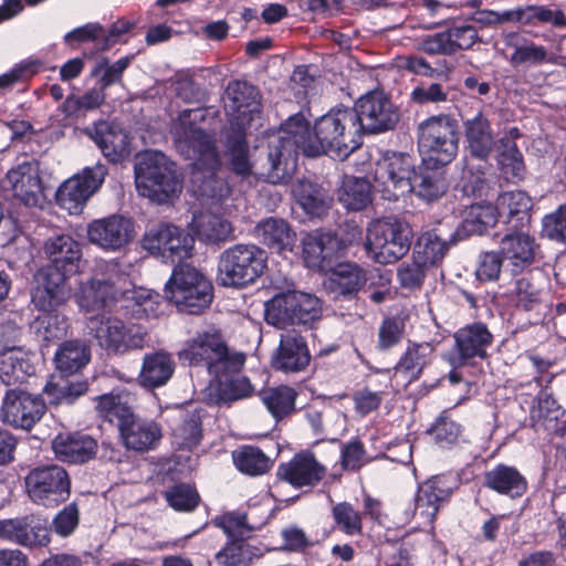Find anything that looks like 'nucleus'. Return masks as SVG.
Masks as SVG:
<instances>
[{"label": "nucleus", "mask_w": 566, "mask_h": 566, "mask_svg": "<svg viewBox=\"0 0 566 566\" xmlns=\"http://www.w3.org/2000/svg\"><path fill=\"white\" fill-rule=\"evenodd\" d=\"M205 108H189L179 113L172 123L171 134L177 150L188 159H193L191 184L193 192L207 210L193 217L192 226L200 240L218 243L231 238V189L216 175L220 158L214 142L198 124L206 118Z\"/></svg>", "instance_id": "f257e3e1"}, {"label": "nucleus", "mask_w": 566, "mask_h": 566, "mask_svg": "<svg viewBox=\"0 0 566 566\" xmlns=\"http://www.w3.org/2000/svg\"><path fill=\"white\" fill-rule=\"evenodd\" d=\"M313 132L314 136L305 117L296 114L270 136L268 178L271 182H282L294 171L298 151L345 159L361 145L359 116L352 108L332 109L316 120Z\"/></svg>", "instance_id": "f03ea898"}, {"label": "nucleus", "mask_w": 566, "mask_h": 566, "mask_svg": "<svg viewBox=\"0 0 566 566\" xmlns=\"http://www.w3.org/2000/svg\"><path fill=\"white\" fill-rule=\"evenodd\" d=\"M43 253L50 265L34 275L32 303L38 310H51L70 300L72 289L67 280L80 271L82 249L73 237L60 233L44 241Z\"/></svg>", "instance_id": "7ed1b4c3"}, {"label": "nucleus", "mask_w": 566, "mask_h": 566, "mask_svg": "<svg viewBox=\"0 0 566 566\" xmlns=\"http://www.w3.org/2000/svg\"><path fill=\"white\" fill-rule=\"evenodd\" d=\"M138 193L151 201L166 203L181 192V182L174 164L160 151H145L135 165Z\"/></svg>", "instance_id": "20e7f679"}, {"label": "nucleus", "mask_w": 566, "mask_h": 566, "mask_svg": "<svg viewBox=\"0 0 566 566\" xmlns=\"http://www.w3.org/2000/svg\"><path fill=\"white\" fill-rule=\"evenodd\" d=\"M126 286H130V281L118 271L117 264L105 263L102 276L96 274L80 282L74 300L81 312L98 317L102 313L113 311L117 303H120Z\"/></svg>", "instance_id": "39448f33"}, {"label": "nucleus", "mask_w": 566, "mask_h": 566, "mask_svg": "<svg viewBox=\"0 0 566 566\" xmlns=\"http://www.w3.org/2000/svg\"><path fill=\"white\" fill-rule=\"evenodd\" d=\"M179 357L189 365H205L211 376L220 374L224 365L235 370L245 361L242 353L230 352L221 332L212 326L197 332L187 340Z\"/></svg>", "instance_id": "423d86ee"}, {"label": "nucleus", "mask_w": 566, "mask_h": 566, "mask_svg": "<svg viewBox=\"0 0 566 566\" xmlns=\"http://www.w3.org/2000/svg\"><path fill=\"white\" fill-rule=\"evenodd\" d=\"M165 294L178 310L197 314L210 305L213 287L207 276L196 268L181 264L174 269L165 285Z\"/></svg>", "instance_id": "0eeeda50"}, {"label": "nucleus", "mask_w": 566, "mask_h": 566, "mask_svg": "<svg viewBox=\"0 0 566 566\" xmlns=\"http://www.w3.org/2000/svg\"><path fill=\"white\" fill-rule=\"evenodd\" d=\"M266 268L265 252L254 244H235L219 259L218 282L226 287H244L260 277Z\"/></svg>", "instance_id": "6e6552de"}, {"label": "nucleus", "mask_w": 566, "mask_h": 566, "mask_svg": "<svg viewBox=\"0 0 566 566\" xmlns=\"http://www.w3.org/2000/svg\"><path fill=\"white\" fill-rule=\"evenodd\" d=\"M411 238L408 223L394 217L378 219L368 226L366 250L376 262L390 264L409 251Z\"/></svg>", "instance_id": "1a4fd4ad"}, {"label": "nucleus", "mask_w": 566, "mask_h": 566, "mask_svg": "<svg viewBox=\"0 0 566 566\" xmlns=\"http://www.w3.org/2000/svg\"><path fill=\"white\" fill-rule=\"evenodd\" d=\"M457 124L448 116H433L419 126V150L427 165L444 166L458 154Z\"/></svg>", "instance_id": "9d476101"}, {"label": "nucleus", "mask_w": 566, "mask_h": 566, "mask_svg": "<svg viewBox=\"0 0 566 566\" xmlns=\"http://www.w3.org/2000/svg\"><path fill=\"white\" fill-rule=\"evenodd\" d=\"M322 315L321 301L307 293L289 291L265 303V319L277 328L311 324Z\"/></svg>", "instance_id": "9b49d317"}, {"label": "nucleus", "mask_w": 566, "mask_h": 566, "mask_svg": "<svg viewBox=\"0 0 566 566\" xmlns=\"http://www.w3.org/2000/svg\"><path fill=\"white\" fill-rule=\"evenodd\" d=\"M87 328L111 354H127L146 346L148 332L136 324L126 325L117 317H87Z\"/></svg>", "instance_id": "f8f14e48"}, {"label": "nucleus", "mask_w": 566, "mask_h": 566, "mask_svg": "<svg viewBox=\"0 0 566 566\" xmlns=\"http://www.w3.org/2000/svg\"><path fill=\"white\" fill-rule=\"evenodd\" d=\"M412 158L406 154L388 153L375 164L374 187L387 200H397L411 191L415 174Z\"/></svg>", "instance_id": "ddd939ff"}, {"label": "nucleus", "mask_w": 566, "mask_h": 566, "mask_svg": "<svg viewBox=\"0 0 566 566\" xmlns=\"http://www.w3.org/2000/svg\"><path fill=\"white\" fill-rule=\"evenodd\" d=\"M25 491L30 500L45 507L66 501L71 493L67 472L60 465L33 469L25 476Z\"/></svg>", "instance_id": "4468645a"}, {"label": "nucleus", "mask_w": 566, "mask_h": 566, "mask_svg": "<svg viewBox=\"0 0 566 566\" xmlns=\"http://www.w3.org/2000/svg\"><path fill=\"white\" fill-rule=\"evenodd\" d=\"M223 104L229 130H247L261 119V103L258 90L247 82L232 81L228 84Z\"/></svg>", "instance_id": "2eb2a0df"}, {"label": "nucleus", "mask_w": 566, "mask_h": 566, "mask_svg": "<svg viewBox=\"0 0 566 566\" xmlns=\"http://www.w3.org/2000/svg\"><path fill=\"white\" fill-rule=\"evenodd\" d=\"M106 175L107 168L102 164L85 167L59 187L57 203L71 214L80 213L87 200L101 188Z\"/></svg>", "instance_id": "dca6fc26"}, {"label": "nucleus", "mask_w": 566, "mask_h": 566, "mask_svg": "<svg viewBox=\"0 0 566 566\" xmlns=\"http://www.w3.org/2000/svg\"><path fill=\"white\" fill-rule=\"evenodd\" d=\"M88 241L106 252H116L127 247L136 237L130 218L112 214L87 224Z\"/></svg>", "instance_id": "f3484780"}, {"label": "nucleus", "mask_w": 566, "mask_h": 566, "mask_svg": "<svg viewBox=\"0 0 566 566\" xmlns=\"http://www.w3.org/2000/svg\"><path fill=\"white\" fill-rule=\"evenodd\" d=\"M193 238L184 229L172 224L150 228L143 238V247L155 255L165 259H185L191 255Z\"/></svg>", "instance_id": "a211bd4d"}, {"label": "nucleus", "mask_w": 566, "mask_h": 566, "mask_svg": "<svg viewBox=\"0 0 566 566\" xmlns=\"http://www.w3.org/2000/svg\"><path fill=\"white\" fill-rule=\"evenodd\" d=\"M359 116L361 135L382 133L394 128L398 122L395 105L381 91H371L361 96L353 108Z\"/></svg>", "instance_id": "6ab92c4d"}, {"label": "nucleus", "mask_w": 566, "mask_h": 566, "mask_svg": "<svg viewBox=\"0 0 566 566\" xmlns=\"http://www.w3.org/2000/svg\"><path fill=\"white\" fill-rule=\"evenodd\" d=\"M44 412L45 403L39 396L11 389L3 397L0 417L14 428L31 430Z\"/></svg>", "instance_id": "aec40b11"}, {"label": "nucleus", "mask_w": 566, "mask_h": 566, "mask_svg": "<svg viewBox=\"0 0 566 566\" xmlns=\"http://www.w3.org/2000/svg\"><path fill=\"white\" fill-rule=\"evenodd\" d=\"M0 537L25 547L46 546L51 539L46 522L33 515L1 520Z\"/></svg>", "instance_id": "412c9836"}, {"label": "nucleus", "mask_w": 566, "mask_h": 566, "mask_svg": "<svg viewBox=\"0 0 566 566\" xmlns=\"http://www.w3.org/2000/svg\"><path fill=\"white\" fill-rule=\"evenodd\" d=\"M4 182L25 206H40L44 199L39 166L34 163H23L12 168Z\"/></svg>", "instance_id": "4be33fe9"}, {"label": "nucleus", "mask_w": 566, "mask_h": 566, "mask_svg": "<svg viewBox=\"0 0 566 566\" xmlns=\"http://www.w3.org/2000/svg\"><path fill=\"white\" fill-rule=\"evenodd\" d=\"M463 126L465 148L471 157L482 161L479 165V171L484 175L488 167L486 160L496 145L491 123L485 115L478 113L472 118L467 119Z\"/></svg>", "instance_id": "5701e85b"}, {"label": "nucleus", "mask_w": 566, "mask_h": 566, "mask_svg": "<svg viewBox=\"0 0 566 566\" xmlns=\"http://www.w3.org/2000/svg\"><path fill=\"white\" fill-rule=\"evenodd\" d=\"M311 360V355L305 340L297 334H284L280 345L272 355L271 365L283 373H300L304 370Z\"/></svg>", "instance_id": "b1692460"}, {"label": "nucleus", "mask_w": 566, "mask_h": 566, "mask_svg": "<svg viewBox=\"0 0 566 566\" xmlns=\"http://www.w3.org/2000/svg\"><path fill=\"white\" fill-rule=\"evenodd\" d=\"M536 250L535 238L523 230L506 233L500 244L501 255L513 273L530 266L535 260Z\"/></svg>", "instance_id": "393cba45"}, {"label": "nucleus", "mask_w": 566, "mask_h": 566, "mask_svg": "<svg viewBox=\"0 0 566 566\" xmlns=\"http://www.w3.org/2000/svg\"><path fill=\"white\" fill-rule=\"evenodd\" d=\"M86 132L109 161L119 163L129 155V137L118 126L102 120Z\"/></svg>", "instance_id": "a878e982"}, {"label": "nucleus", "mask_w": 566, "mask_h": 566, "mask_svg": "<svg viewBox=\"0 0 566 566\" xmlns=\"http://www.w3.org/2000/svg\"><path fill=\"white\" fill-rule=\"evenodd\" d=\"M325 468L311 453H298L277 468V476L294 486H312L325 475Z\"/></svg>", "instance_id": "bb28decb"}, {"label": "nucleus", "mask_w": 566, "mask_h": 566, "mask_svg": "<svg viewBox=\"0 0 566 566\" xmlns=\"http://www.w3.org/2000/svg\"><path fill=\"white\" fill-rule=\"evenodd\" d=\"M119 431L125 446L140 452L156 448L163 437L158 423L137 419L133 413L124 422H120Z\"/></svg>", "instance_id": "cd10ccee"}, {"label": "nucleus", "mask_w": 566, "mask_h": 566, "mask_svg": "<svg viewBox=\"0 0 566 566\" xmlns=\"http://www.w3.org/2000/svg\"><path fill=\"white\" fill-rule=\"evenodd\" d=\"M434 347L430 343H409L394 367V377L406 384L418 380L433 358Z\"/></svg>", "instance_id": "c85d7f7f"}, {"label": "nucleus", "mask_w": 566, "mask_h": 566, "mask_svg": "<svg viewBox=\"0 0 566 566\" xmlns=\"http://www.w3.org/2000/svg\"><path fill=\"white\" fill-rule=\"evenodd\" d=\"M517 307L541 313L548 307L549 291L544 275H530L516 281L512 292Z\"/></svg>", "instance_id": "c756f323"}, {"label": "nucleus", "mask_w": 566, "mask_h": 566, "mask_svg": "<svg viewBox=\"0 0 566 566\" xmlns=\"http://www.w3.org/2000/svg\"><path fill=\"white\" fill-rule=\"evenodd\" d=\"M120 307L135 319L156 318L163 313L161 296L145 287H135L132 283L123 290Z\"/></svg>", "instance_id": "7c9ffc66"}, {"label": "nucleus", "mask_w": 566, "mask_h": 566, "mask_svg": "<svg viewBox=\"0 0 566 566\" xmlns=\"http://www.w3.org/2000/svg\"><path fill=\"white\" fill-rule=\"evenodd\" d=\"M458 355L450 358V363L461 366L467 359L485 355L491 344L492 335L483 324H474L458 331L454 335Z\"/></svg>", "instance_id": "2f4dec72"}, {"label": "nucleus", "mask_w": 566, "mask_h": 566, "mask_svg": "<svg viewBox=\"0 0 566 566\" xmlns=\"http://www.w3.org/2000/svg\"><path fill=\"white\" fill-rule=\"evenodd\" d=\"M57 459L70 463H82L92 459L97 449L96 441L81 433H59L52 441Z\"/></svg>", "instance_id": "473e14b6"}, {"label": "nucleus", "mask_w": 566, "mask_h": 566, "mask_svg": "<svg viewBox=\"0 0 566 566\" xmlns=\"http://www.w3.org/2000/svg\"><path fill=\"white\" fill-rule=\"evenodd\" d=\"M254 231L264 245L280 254L292 252L295 247L296 233L284 219L266 218L256 224Z\"/></svg>", "instance_id": "72a5a7b5"}, {"label": "nucleus", "mask_w": 566, "mask_h": 566, "mask_svg": "<svg viewBox=\"0 0 566 566\" xmlns=\"http://www.w3.org/2000/svg\"><path fill=\"white\" fill-rule=\"evenodd\" d=\"M302 243L306 265L321 271L327 270L338 250V240L331 233H307Z\"/></svg>", "instance_id": "f704fd0d"}, {"label": "nucleus", "mask_w": 566, "mask_h": 566, "mask_svg": "<svg viewBox=\"0 0 566 566\" xmlns=\"http://www.w3.org/2000/svg\"><path fill=\"white\" fill-rule=\"evenodd\" d=\"M174 371L175 361L168 353L158 350L146 354L138 375V381L144 388H158L168 382Z\"/></svg>", "instance_id": "c9c22d12"}, {"label": "nucleus", "mask_w": 566, "mask_h": 566, "mask_svg": "<svg viewBox=\"0 0 566 566\" xmlns=\"http://www.w3.org/2000/svg\"><path fill=\"white\" fill-rule=\"evenodd\" d=\"M451 488L442 476H434L422 483L416 496V514L426 518L429 523L433 521L439 511L440 504L448 500Z\"/></svg>", "instance_id": "e433bc0d"}, {"label": "nucleus", "mask_w": 566, "mask_h": 566, "mask_svg": "<svg viewBox=\"0 0 566 566\" xmlns=\"http://www.w3.org/2000/svg\"><path fill=\"white\" fill-rule=\"evenodd\" d=\"M484 485L512 499L521 497L526 489V479L514 467L499 464L484 474Z\"/></svg>", "instance_id": "4c0bfd02"}, {"label": "nucleus", "mask_w": 566, "mask_h": 566, "mask_svg": "<svg viewBox=\"0 0 566 566\" xmlns=\"http://www.w3.org/2000/svg\"><path fill=\"white\" fill-rule=\"evenodd\" d=\"M368 281L367 272L354 263H340L331 271L325 286L336 295L356 294Z\"/></svg>", "instance_id": "58836bf2"}, {"label": "nucleus", "mask_w": 566, "mask_h": 566, "mask_svg": "<svg viewBox=\"0 0 566 566\" xmlns=\"http://www.w3.org/2000/svg\"><path fill=\"white\" fill-rule=\"evenodd\" d=\"M35 373L31 355L20 347H10L0 352V379L6 385L23 381Z\"/></svg>", "instance_id": "ea45409f"}, {"label": "nucleus", "mask_w": 566, "mask_h": 566, "mask_svg": "<svg viewBox=\"0 0 566 566\" xmlns=\"http://www.w3.org/2000/svg\"><path fill=\"white\" fill-rule=\"evenodd\" d=\"M243 366L235 370L224 365L220 374L212 375L218 384L219 399L222 401H234L249 397L253 387L250 380L241 374Z\"/></svg>", "instance_id": "a19ab883"}, {"label": "nucleus", "mask_w": 566, "mask_h": 566, "mask_svg": "<svg viewBox=\"0 0 566 566\" xmlns=\"http://www.w3.org/2000/svg\"><path fill=\"white\" fill-rule=\"evenodd\" d=\"M247 130H230L226 142V156L231 169L240 176L252 174L254 166L250 148L245 142Z\"/></svg>", "instance_id": "79ce46f5"}, {"label": "nucleus", "mask_w": 566, "mask_h": 566, "mask_svg": "<svg viewBox=\"0 0 566 566\" xmlns=\"http://www.w3.org/2000/svg\"><path fill=\"white\" fill-rule=\"evenodd\" d=\"M292 193L308 216L321 217L328 208V196L323 188L311 181L298 180L293 185Z\"/></svg>", "instance_id": "37998d69"}, {"label": "nucleus", "mask_w": 566, "mask_h": 566, "mask_svg": "<svg viewBox=\"0 0 566 566\" xmlns=\"http://www.w3.org/2000/svg\"><path fill=\"white\" fill-rule=\"evenodd\" d=\"M56 368L65 376L81 370L91 359L90 348L80 340L63 343L55 353Z\"/></svg>", "instance_id": "c03bdc74"}, {"label": "nucleus", "mask_w": 566, "mask_h": 566, "mask_svg": "<svg viewBox=\"0 0 566 566\" xmlns=\"http://www.w3.org/2000/svg\"><path fill=\"white\" fill-rule=\"evenodd\" d=\"M338 199L348 210H363L371 201V186L364 178L345 177L338 191Z\"/></svg>", "instance_id": "a18cd8bd"}, {"label": "nucleus", "mask_w": 566, "mask_h": 566, "mask_svg": "<svg viewBox=\"0 0 566 566\" xmlns=\"http://www.w3.org/2000/svg\"><path fill=\"white\" fill-rule=\"evenodd\" d=\"M449 182L441 170L426 169L412 181L411 191L420 199L430 202L438 200L448 191Z\"/></svg>", "instance_id": "49530a36"}, {"label": "nucleus", "mask_w": 566, "mask_h": 566, "mask_svg": "<svg viewBox=\"0 0 566 566\" xmlns=\"http://www.w3.org/2000/svg\"><path fill=\"white\" fill-rule=\"evenodd\" d=\"M448 243L436 230L423 232L415 247V258L427 266L437 265L447 254Z\"/></svg>", "instance_id": "de8ad7c7"}, {"label": "nucleus", "mask_w": 566, "mask_h": 566, "mask_svg": "<svg viewBox=\"0 0 566 566\" xmlns=\"http://www.w3.org/2000/svg\"><path fill=\"white\" fill-rule=\"evenodd\" d=\"M517 23L522 25L552 24L560 28L566 27V14L562 10H552L546 6L517 7Z\"/></svg>", "instance_id": "09e8293b"}, {"label": "nucleus", "mask_w": 566, "mask_h": 566, "mask_svg": "<svg viewBox=\"0 0 566 566\" xmlns=\"http://www.w3.org/2000/svg\"><path fill=\"white\" fill-rule=\"evenodd\" d=\"M261 399L275 419H281L294 410L296 392L287 386L269 388L261 392Z\"/></svg>", "instance_id": "8fccbe9b"}, {"label": "nucleus", "mask_w": 566, "mask_h": 566, "mask_svg": "<svg viewBox=\"0 0 566 566\" xmlns=\"http://www.w3.org/2000/svg\"><path fill=\"white\" fill-rule=\"evenodd\" d=\"M57 307L41 310L44 314L39 316L34 323V329L43 340L55 342L67 334L69 319L65 315L56 312Z\"/></svg>", "instance_id": "3c124183"}, {"label": "nucleus", "mask_w": 566, "mask_h": 566, "mask_svg": "<svg viewBox=\"0 0 566 566\" xmlns=\"http://www.w3.org/2000/svg\"><path fill=\"white\" fill-rule=\"evenodd\" d=\"M499 211L491 203L473 205L462 222V230L467 234H482L489 227L496 223Z\"/></svg>", "instance_id": "603ef678"}, {"label": "nucleus", "mask_w": 566, "mask_h": 566, "mask_svg": "<svg viewBox=\"0 0 566 566\" xmlns=\"http://www.w3.org/2000/svg\"><path fill=\"white\" fill-rule=\"evenodd\" d=\"M105 101L104 88H92L82 96L71 94L61 104L59 109L66 117H76L81 112H90L98 108Z\"/></svg>", "instance_id": "864d4df0"}, {"label": "nucleus", "mask_w": 566, "mask_h": 566, "mask_svg": "<svg viewBox=\"0 0 566 566\" xmlns=\"http://www.w3.org/2000/svg\"><path fill=\"white\" fill-rule=\"evenodd\" d=\"M201 439L200 416L196 412L185 413L181 421L172 429V442L178 448L192 449Z\"/></svg>", "instance_id": "5fc2aeb1"}, {"label": "nucleus", "mask_w": 566, "mask_h": 566, "mask_svg": "<svg viewBox=\"0 0 566 566\" xmlns=\"http://www.w3.org/2000/svg\"><path fill=\"white\" fill-rule=\"evenodd\" d=\"M96 400V410L98 413L111 422L117 420L118 426L133 413L128 405V396L123 398L118 394L115 395L111 392L97 397Z\"/></svg>", "instance_id": "6e6d98bb"}, {"label": "nucleus", "mask_w": 566, "mask_h": 566, "mask_svg": "<svg viewBox=\"0 0 566 566\" xmlns=\"http://www.w3.org/2000/svg\"><path fill=\"white\" fill-rule=\"evenodd\" d=\"M499 148L497 163L503 174L507 178L521 179L525 167L523 156L515 143L501 138Z\"/></svg>", "instance_id": "4d7b16f0"}, {"label": "nucleus", "mask_w": 566, "mask_h": 566, "mask_svg": "<svg viewBox=\"0 0 566 566\" xmlns=\"http://www.w3.org/2000/svg\"><path fill=\"white\" fill-rule=\"evenodd\" d=\"M531 198L521 190L507 191L499 196L496 201V209L499 216H506L512 218L520 216V220L523 221L527 218V212L531 209Z\"/></svg>", "instance_id": "13d9d810"}, {"label": "nucleus", "mask_w": 566, "mask_h": 566, "mask_svg": "<svg viewBox=\"0 0 566 566\" xmlns=\"http://www.w3.org/2000/svg\"><path fill=\"white\" fill-rule=\"evenodd\" d=\"M237 468L250 475L264 473L270 468L269 458L258 448L244 447L233 453Z\"/></svg>", "instance_id": "bf43d9fd"}, {"label": "nucleus", "mask_w": 566, "mask_h": 566, "mask_svg": "<svg viewBox=\"0 0 566 566\" xmlns=\"http://www.w3.org/2000/svg\"><path fill=\"white\" fill-rule=\"evenodd\" d=\"M531 416L535 423L551 429L563 416V410L549 394L542 391L537 397L536 405L531 410Z\"/></svg>", "instance_id": "052dcab7"}, {"label": "nucleus", "mask_w": 566, "mask_h": 566, "mask_svg": "<svg viewBox=\"0 0 566 566\" xmlns=\"http://www.w3.org/2000/svg\"><path fill=\"white\" fill-rule=\"evenodd\" d=\"M87 390L85 382H70L65 379L49 382L45 387V394L51 398L52 403H72L75 399L84 395Z\"/></svg>", "instance_id": "680f3d73"}, {"label": "nucleus", "mask_w": 566, "mask_h": 566, "mask_svg": "<svg viewBox=\"0 0 566 566\" xmlns=\"http://www.w3.org/2000/svg\"><path fill=\"white\" fill-rule=\"evenodd\" d=\"M333 517L337 527L346 535L354 536L361 532V515L349 503L342 502L333 507Z\"/></svg>", "instance_id": "e2e57ef3"}, {"label": "nucleus", "mask_w": 566, "mask_h": 566, "mask_svg": "<svg viewBox=\"0 0 566 566\" xmlns=\"http://www.w3.org/2000/svg\"><path fill=\"white\" fill-rule=\"evenodd\" d=\"M251 559V547L241 538L230 542L217 555V560L222 566H249Z\"/></svg>", "instance_id": "0e129e2a"}, {"label": "nucleus", "mask_w": 566, "mask_h": 566, "mask_svg": "<svg viewBox=\"0 0 566 566\" xmlns=\"http://www.w3.org/2000/svg\"><path fill=\"white\" fill-rule=\"evenodd\" d=\"M166 500L177 511H191L197 506L199 496L190 485L179 484L166 492Z\"/></svg>", "instance_id": "69168bd1"}, {"label": "nucleus", "mask_w": 566, "mask_h": 566, "mask_svg": "<svg viewBox=\"0 0 566 566\" xmlns=\"http://www.w3.org/2000/svg\"><path fill=\"white\" fill-rule=\"evenodd\" d=\"M430 434L439 447L448 448L459 440L461 428L454 421L440 417L430 429Z\"/></svg>", "instance_id": "338daca9"}, {"label": "nucleus", "mask_w": 566, "mask_h": 566, "mask_svg": "<svg viewBox=\"0 0 566 566\" xmlns=\"http://www.w3.org/2000/svg\"><path fill=\"white\" fill-rule=\"evenodd\" d=\"M543 232L552 240L566 242V205L544 217Z\"/></svg>", "instance_id": "774afa93"}]
</instances>
